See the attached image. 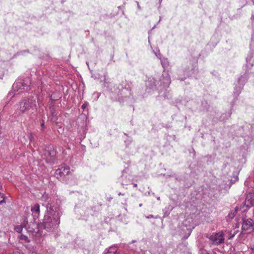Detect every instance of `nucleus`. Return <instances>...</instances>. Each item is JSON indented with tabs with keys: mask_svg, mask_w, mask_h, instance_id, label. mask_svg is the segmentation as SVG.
<instances>
[{
	"mask_svg": "<svg viewBox=\"0 0 254 254\" xmlns=\"http://www.w3.org/2000/svg\"><path fill=\"white\" fill-rule=\"evenodd\" d=\"M162 0H159V2L161 3Z\"/></svg>",
	"mask_w": 254,
	"mask_h": 254,
	"instance_id": "nucleus-39",
	"label": "nucleus"
},
{
	"mask_svg": "<svg viewBox=\"0 0 254 254\" xmlns=\"http://www.w3.org/2000/svg\"><path fill=\"white\" fill-rule=\"evenodd\" d=\"M88 106V103L87 102H85L81 106V108L84 110Z\"/></svg>",
	"mask_w": 254,
	"mask_h": 254,
	"instance_id": "nucleus-20",
	"label": "nucleus"
},
{
	"mask_svg": "<svg viewBox=\"0 0 254 254\" xmlns=\"http://www.w3.org/2000/svg\"><path fill=\"white\" fill-rule=\"evenodd\" d=\"M62 97L61 93L58 91L54 92L50 96V100L56 101L60 99Z\"/></svg>",
	"mask_w": 254,
	"mask_h": 254,
	"instance_id": "nucleus-14",
	"label": "nucleus"
},
{
	"mask_svg": "<svg viewBox=\"0 0 254 254\" xmlns=\"http://www.w3.org/2000/svg\"><path fill=\"white\" fill-rule=\"evenodd\" d=\"M45 150V155L46 159L50 161H54L56 156V152L55 149L52 147H48Z\"/></svg>",
	"mask_w": 254,
	"mask_h": 254,
	"instance_id": "nucleus-8",
	"label": "nucleus"
},
{
	"mask_svg": "<svg viewBox=\"0 0 254 254\" xmlns=\"http://www.w3.org/2000/svg\"><path fill=\"white\" fill-rule=\"evenodd\" d=\"M145 86L147 88L154 89L155 86V80L154 78H148V79L145 81Z\"/></svg>",
	"mask_w": 254,
	"mask_h": 254,
	"instance_id": "nucleus-13",
	"label": "nucleus"
},
{
	"mask_svg": "<svg viewBox=\"0 0 254 254\" xmlns=\"http://www.w3.org/2000/svg\"><path fill=\"white\" fill-rule=\"evenodd\" d=\"M2 189V186L1 185H0V190ZM0 196L2 197V195L1 194V192H0Z\"/></svg>",
	"mask_w": 254,
	"mask_h": 254,
	"instance_id": "nucleus-32",
	"label": "nucleus"
},
{
	"mask_svg": "<svg viewBox=\"0 0 254 254\" xmlns=\"http://www.w3.org/2000/svg\"><path fill=\"white\" fill-rule=\"evenodd\" d=\"M188 230L189 231V235L187 237L184 238L185 239H187L191 233V229H188Z\"/></svg>",
	"mask_w": 254,
	"mask_h": 254,
	"instance_id": "nucleus-25",
	"label": "nucleus"
},
{
	"mask_svg": "<svg viewBox=\"0 0 254 254\" xmlns=\"http://www.w3.org/2000/svg\"><path fill=\"white\" fill-rule=\"evenodd\" d=\"M253 54L251 52L249 53L246 58V67L247 68V70L248 71L251 69V68L254 65V61L253 60Z\"/></svg>",
	"mask_w": 254,
	"mask_h": 254,
	"instance_id": "nucleus-11",
	"label": "nucleus"
},
{
	"mask_svg": "<svg viewBox=\"0 0 254 254\" xmlns=\"http://www.w3.org/2000/svg\"><path fill=\"white\" fill-rule=\"evenodd\" d=\"M31 211L34 219L38 218L40 215V205L38 203L35 204L31 207Z\"/></svg>",
	"mask_w": 254,
	"mask_h": 254,
	"instance_id": "nucleus-10",
	"label": "nucleus"
},
{
	"mask_svg": "<svg viewBox=\"0 0 254 254\" xmlns=\"http://www.w3.org/2000/svg\"><path fill=\"white\" fill-rule=\"evenodd\" d=\"M124 175H123V176H122V179H124Z\"/></svg>",
	"mask_w": 254,
	"mask_h": 254,
	"instance_id": "nucleus-38",
	"label": "nucleus"
},
{
	"mask_svg": "<svg viewBox=\"0 0 254 254\" xmlns=\"http://www.w3.org/2000/svg\"><path fill=\"white\" fill-rule=\"evenodd\" d=\"M31 80L29 77L16 81L13 85L12 88L14 94L27 92L30 89Z\"/></svg>",
	"mask_w": 254,
	"mask_h": 254,
	"instance_id": "nucleus-3",
	"label": "nucleus"
},
{
	"mask_svg": "<svg viewBox=\"0 0 254 254\" xmlns=\"http://www.w3.org/2000/svg\"><path fill=\"white\" fill-rule=\"evenodd\" d=\"M168 64L167 62H162V65L163 67L168 65Z\"/></svg>",
	"mask_w": 254,
	"mask_h": 254,
	"instance_id": "nucleus-24",
	"label": "nucleus"
},
{
	"mask_svg": "<svg viewBox=\"0 0 254 254\" xmlns=\"http://www.w3.org/2000/svg\"><path fill=\"white\" fill-rule=\"evenodd\" d=\"M254 222L253 220L251 219H243V224H242V230H253L254 226H253Z\"/></svg>",
	"mask_w": 254,
	"mask_h": 254,
	"instance_id": "nucleus-9",
	"label": "nucleus"
},
{
	"mask_svg": "<svg viewBox=\"0 0 254 254\" xmlns=\"http://www.w3.org/2000/svg\"><path fill=\"white\" fill-rule=\"evenodd\" d=\"M22 229H23V227L21 226H19V225L16 226L14 228V230H15V231L19 233H20L22 232Z\"/></svg>",
	"mask_w": 254,
	"mask_h": 254,
	"instance_id": "nucleus-17",
	"label": "nucleus"
},
{
	"mask_svg": "<svg viewBox=\"0 0 254 254\" xmlns=\"http://www.w3.org/2000/svg\"><path fill=\"white\" fill-rule=\"evenodd\" d=\"M44 123H41V127H44Z\"/></svg>",
	"mask_w": 254,
	"mask_h": 254,
	"instance_id": "nucleus-33",
	"label": "nucleus"
},
{
	"mask_svg": "<svg viewBox=\"0 0 254 254\" xmlns=\"http://www.w3.org/2000/svg\"><path fill=\"white\" fill-rule=\"evenodd\" d=\"M251 254H254V251Z\"/></svg>",
	"mask_w": 254,
	"mask_h": 254,
	"instance_id": "nucleus-40",
	"label": "nucleus"
},
{
	"mask_svg": "<svg viewBox=\"0 0 254 254\" xmlns=\"http://www.w3.org/2000/svg\"><path fill=\"white\" fill-rule=\"evenodd\" d=\"M254 38H252L251 43L250 44V47L252 48L253 47H254V42H253Z\"/></svg>",
	"mask_w": 254,
	"mask_h": 254,
	"instance_id": "nucleus-23",
	"label": "nucleus"
},
{
	"mask_svg": "<svg viewBox=\"0 0 254 254\" xmlns=\"http://www.w3.org/2000/svg\"><path fill=\"white\" fill-rule=\"evenodd\" d=\"M29 140H30V141L31 142V141H32V140H33V139H34V137H33V136L32 134H31V133H30V134H29Z\"/></svg>",
	"mask_w": 254,
	"mask_h": 254,
	"instance_id": "nucleus-22",
	"label": "nucleus"
},
{
	"mask_svg": "<svg viewBox=\"0 0 254 254\" xmlns=\"http://www.w3.org/2000/svg\"><path fill=\"white\" fill-rule=\"evenodd\" d=\"M122 184L123 185H127V182H124L123 181H122Z\"/></svg>",
	"mask_w": 254,
	"mask_h": 254,
	"instance_id": "nucleus-29",
	"label": "nucleus"
},
{
	"mask_svg": "<svg viewBox=\"0 0 254 254\" xmlns=\"http://www.w3.org/2000/svg\"><path fill=\"white\" fill-rule=\"evenodd\" d=\"M46 207L47 213L45 215L41 225L47 231H52L59 227L63 212L58 204L48 203Z\"/></svg>",
	"mask_w": 254,
	"mask_h": 254,
	"instance_id": "nucleus-1",
	"label": "nucleus"
},
{
	"mask_svg": "<svg viewBox=\"0 0 254 254\" xmlns=\"http://www.w3.org/2000/svg\"><path fill=\"white\" fill-rule=\"evenodd\" d=\"M13 254H21L20 253H19L18 251L14 252Z\"/></svg>",
	"mask_w": 254,
	"mask_h": 254,
	"instance_id": "nucleus-30",
	"label": "nucleus"
},
{
	"mask_svg": "<svg viewBox=\"0 0 254 254\" xmlns=\"http://www.w3.org/2000/svg\"><path fill=\"white\" fill-rule=\"evenodd\" d=\"M207 237L215 245H218L222 243L224 241V234L222 232L214 233L211 235H207Z\"/></svg>",
	"mask_w": 254,
	"mask_h": 254,
	"instance_id": "nucleus-6",
	"label": "nucleus"
},
{
	"mask_svg": "<svg viewBox=\"0 0 254 254\" xmlns=\"http://www.w3.org/2000/svg\"><path fill=\"white\" fill-rule=\"evenodd\" d=\"M251 20H252V21H254V15H253L251 16Z\"/></svg>",
	"mask_w": 254,
	"mask_h": 254,
	"instance_id": "nucleus-31",
	"label": "nucleus"
},
{
	"mask_svg": "<svg viewBox=\"0 0 254 254\" xmlns=\"http://www.w3.org/2000/svg\"><path fill=\"white\" fill-rule=\"evenodd\" d=\"M117 249L115 247H111L106 254H116Z\"/></svg>",
	"mask_w": 254,
	"mask_h": 254,
	"instance_id": "nucleus-16",
	"label": "nucleus"
},
{
	"mask_svg": "<svg viewBox=\"0 0 254 254\" xmlns=\"http://www.w3.org/2000/svg\"><path fill=\"white\" fill-rule=\"evenodd\" d=\"M36 99V97L33 96L23 98L17 105L15 114L20 115L27 113L30 110H36L37 109Z\"/></svg>",
	"mask_w": 254,
	"mask_h": 254,
	"instance_id": "nucleus-2",
	"label": "nucleus"
},
{
	"mask_svg": "<svg viewBox=\"0 0 254 254\" xmlns=\"http://www.w3.org/2000/svg\"><path fill=\"white\" fill-rule=\"evenodd\" d=\"M249 78L248 74L247 72L242 75L238 79V82L240 84V86L239 87H236L234 89V94H236L237 95H238L241 92V91L243 88V86L245 84V83L247 81Z\"/></svg>",
	"mask_w": 254,
	"mask_h": 254,
	"instance_id": "nucleus-7",
	"label": "nucleus"
},
{
	"mask_svg": "<svg viewBox=\"0 0 254 254\" xmlns=\"http://www.w3.org/2000/svg\"><path fill=\"white\" fill-rule=\"evenodd\" d=\"M106 76H107L106 74L104 75V86H106Z\"/></svg>",
	"mask_w": 254,
	"mask_h": 254,
	"instance_id": "nucleus-28",
	"label": "nucleus"
},
{
	"mask_svg": "<svg viewBox=\"0 0 254 254\" xmlns=\"http://www.w3.org/2000/svg\"><path fill=\"white\" fill-rule=\"evenodd\" d=\"M166 84H169L171 82L170 81V78L169 77H168L167 79H166Z\"/></svg>",
	"mask_w": 254,
	"mask_h": 254,
	"instance_id": "nucleus-26",
	"label": "nucleus"
},
{
	"mask_svg": "<svg viewBox=\"0 0 254 254\" xmlns=\"http://www.w3.org/2000/svg\"><path fill=\"white\" fill-rule=\"evenodd\" d=\"M54 101H50L49 102V109L53 116H55V107Z\"/></svg>",
	"mask_w": 254,
	"mask_h": 254,
	"instance_id": "nucleus-15",
	"label": "nucleus"
},
{
	"mask_svg": "<svg viewBox=\"0 0 254 254\" xmlns=\"http://www.w3.org/2000/svg\"><path fill=\"white\" fill-rule=\"evenodd\" d=\"M238 180V176H236L234 177L233 180H230L228 181L229 183L227 184V183L225 184H221L220 187L221 189H224V190H228L230 188L231 185L233 184H234L235 182H236Z\"/></svg>",
	"mask_w": 254,
	"mask_h": 254,
	"instance_id": "nucleus-12",
	"label": "nucleus"
},
{
	"mask_svg": "<svg viewBox=\"0 0 254 254\" xmlns=\"http://www.w3.org/2000/svg\"><path fill=\"white\" fill-rule=\"evenodd\" d=\"M136 3H137V8L139 10H140L141 9V7L139 4V2L138 1H136Z\"/></svg>",
	"mask_w": 254,
	"mask_h": 254,
	"instance_id": "nucleus-27",
	"label": "nucleus"
},
{
	"mask_svg": "<svg viewBox=\"0 0 254 254\" xmlns=\"http://www.w3.org/2000/svg\"><path fill=\"white\" fill-rule=\"evenodd\" d=\"M142 205V204L141 203L139 205V207H141Z\"/></svg>",
	"mask_w": 254,
	"mask_h": 254,
	"instance_id": "nucleus-37",
	"label": "nucleus"
},
{
	"mask_svg": "<svg viewBox=\"0 0 254 254\" xmlns=\"http://www.w3.org/2000/svg\"><path fill=\"white\" fill-rule=\"evenodd\" d=\"M157 200H159L160 199V197H157Z\"/></svg>",
	"mask_w": 254,
	"mask_h": 254,
	"instance_id": "nucleus-35",
	"label": "nucleus"
},
{
	"mask_svg": "<svg viewBox=\"0 0 254 254\" xmlns=\"http://www.w3.org/2000/svg\"><path fill=\"white\" fill-rule=\"evenodd\" d=\"M132 141L131 138H129L125 141V143L127 145H129Z\"/></svg>",
	"mask_w": 254,
	"mask_h": 254,
	"instance_id": "nucleus-21",
	"label": "nucleus"
},
{
	"mask_svg": "<svg viewBox=\"0 0 254 254\" xmlns=\"http://www.w3.org/2000/svg\"><path fill=\"white\" fill-rule=\"evenodd\" d=\"M118 195H123V194H122L121 192H119V193H118Z\"/></svg>",
	"mask_w": 254,
	"mask_h": 254,
	"instance_id": "nucleus-34",
	"label": "nucleus"
},
{
	"mask_svg": "<svg viewBox=\"0 0 254 254\" xmlns=\"http://www.w3.org/2000/svg\"><path fill=\"white\" fill-rule=\"evenodd\" d=\"M49 198V195L47 193H45L43 194L42 197V199L43 200L47 201Z\"/></svg>",
	"mask_w": 254,
	"mask_h": 254,
	"instance_id": "nucleus-18",
	"label": "nucleus"
},
{
	"mask_svg": "<svg viewBox=\"0 0 254 254\" xmlns=\"http://www.w3.org/2000/svg\"><path fill=\"white\" fill-rule=\"evenodd\" d=\"M133 185H134V187H136L137 186V184H134Z\"/></svg>",
	"mask_w": 254,
	"mask_h": 254,
	"instance_id": "nucleus-36",
	"label": "nucleus"
},
{
	"mask_svg": "<svg viewBox=\"0 0 254 254\" xmlns=\"http://www.w3.org/2000/svg\"><path fill=\"white\" fill-rule=\"evenodd\" d=\"M159 217V216L158 215H156V216H154L153 215H149L148 216H146V218H147V219H150V218H158Z\"/></svg>",
	"mask_w": 254,
	"mask_h": 254,
	"instance_id": "nucleus-19",
	"label": "nucleus"
},
{
	"mask_svg": "<svg viewBox=\"0 0 254 254\" xmlns=\"http://www.w3.org/2000/svg\"><path fill=\"white\" fill-rule=\"evenodd\" d=\"M254 205V193H249L247 196L243 205L240 207H236V211H240L241 212H245L250 207Z\"/></svg>",
	"mask_w": 254,
	"mask_h": 254,
	"instance_id": "nucleus-5",
	"label": "nucleus"
},
{
	"mask_svg": "<svg viewBox=\"0 0 254 254\" xmlns=\"http://www.w3.org/2000/svg\"><path fill=\"white\" fill-rule=\"evenodd\" d=\"M72 171L69 166L63 165L56 170L55 176L59 180L64 181L66 176L71 175Z\"/></svg>",
	"mask_w": 254,
	"mask_h": 254,
	"instance_id": "nucleus-4",
	"label": "nucleus"
}]
</instances>
